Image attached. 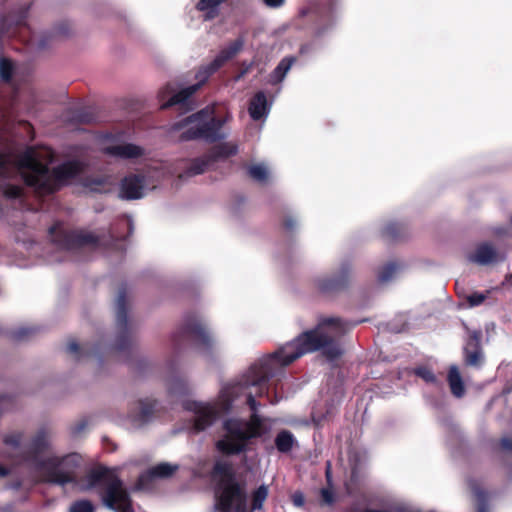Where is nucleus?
<instances>
[{"mask_svg":"<svg viewBox=\"0 0 512 512\" xmlns=\"http://www.w3.org/2000/svg\"><path fill=\"white\" fill-rule=\"evenodd\" d=\"M53 154L48 148H29L14 159L0 155V204L2 201H20L21 187L10 182L12 174H19L25 183L39 193H51L81 171L77 161H68L52 171L48 164Z\"/></svg>","mask_w":512,"mask_h":512,"instance_id":"nucleus-1","label":"nucleus"},{"mask_svg":"<svg viewBox=\"0 0 512 512\" xmlns=\"http://www.w3.org/2000/svg\"><path fill=\"white\" fill-rule=\"evenodd\" d=\"M359 322L344 320L336 316L319 317L314 329L304 331L274 353L257 360L265 375H276L281 369L305 354L322 350L333 359L342 354L337 339L353 329Z\"/></svg>","mask_w":512,"mask_h":512,"instance_id":"nucleus-2","label":"nucleus"},{"mask_svg":"<svg viewBox=\"0 0 512 512\" xmlns=\"http://www.w3.org/2000/svg\"><path fill=\"white\" fill-rule=\"evenodd\" d=\"M4 443L21 456L29 469L43 481L60 486L76 481L75 472L81 463V456L77 453L56 454L47 431H38L27 444L22 443L21 433H11L4 438Z\"/></svg>","mask_w":512,"mask_h":512,"instance_id":"nucleus-3","label":"nucleus"},{"mask_svg":"<svg viewBox=\"0 0 512 512\" xmlns=\"http://www.w3.org/2000/svg\"><path fill=\"white\" fill-rule=\"evenodd\" d=\"M272 377H275V375H267L260 384L251 385L247 388L243 387L234 391L232 394L233 402L241 395H245L246 403L252 413L248 420L230 417L222 422L223 435L215 443L218 452L224 455L245 453L248 451L253 439L260 438L269 432L270 427L266 424L267 419L258 414L260 404L255 398L261 397L267 392L266 384Z\"/></svg>","mask_w":512,"mask_h":512,"instance_id":"nucleus-4","label":"nucleus"},{"mask_svg":"<svg viewBox=\"0 0 512 512\" xmlns=\"http://www.w3.org/2000/svg\"><path fill=\"white\" fill-rule=\"evenodd\" d=\"M267 375L260 368L257 361L241 375L236 382L224 384L214 401L186 400L183 408L191 414V430L199 433L212 427L221 414L227 413L233 406L232 394L236 389L260 384Z\"/></svg>","mask_w":512,"mask_h":512,"instance_id":"nucleus-5","label":"nucleus"},{"mask_svg":"<svg viewBox=\"0 0 512 512\" xmlns=\"http://www.w3.org/2000/svg\"><path fill=\"white\" fill-rule=\"evenodd\" d=\"M78 490H96L105 508L113 512H135L127 487L123 481L107 469L93 470L77 483Z\"/></svg>","mask_w":512,"mask_h":512,"instance_id":"nucleus-6","label":"nucleus"},{"mask_svg":"<svg viewBox=\"0 0 512 512\" xmlns=\"http://www.w3.org/2000/svg\"><path fill=\"white\" fill-rule=\"evenodd\" d=\"M231 119L227 114L223 118L214 117L213 109L206 107L201 111L186 117L173 124V131H182V140L204 139L206 141H216L226 137L222 126Z\"/></svg>","mask_w":512,"mask_h":512,"instance_id":"nucleus-7","label":"nucleus"},{"mask_svg":"<svg viewBox=\"0 0 512 512\" xmlns=\"http://www.w3.org/2000/svg\"><path fill=\"white\" fill-rule=\"evenodd\" d=\"M214 472L222 476L216 490L214 512H247L246 493L233 478L231 465L218 461Z\"/></svg>","mask_w":512,"mask_h":512,"instance_id":"nucleus-8","label":"nucleus"},{"mask_svg":"<svg viewBox=\"0 0 512 512\" xmlns=\"http://www.w3.org/2000/svg\"><path fill=\"white\" fill-rule=\"evenodd\" d=\"M244 43V39L239 37L221 49L209 64L200 67L196 74L198 82L173 94L166 103L162 104V108H168L177 104H184L212 74H214L226 62L234 58L243 49Z\"/></svg>","mask_w":512,"mask_h":512,"instance_id":"nucleus-9","label":"nucleus"},{"mask_svg":"<svg viewBox=\"0 0 512 512\" xmlns=\"http://www.w3.org/2000/svg\"><path fill=\"white\" fill-rule=\"evenodd\" d=\"M183 339L195 341L199 353L207 360L212 359V352L216 349V341L211 335L206 321L198 315H188L182 325L173 334L175 345H180Z\"/></svg>","mask_w":512,"mask_h":512,"instance_id":"nucleus-10","label":"nucleus"},{"mask_svg":"<svg viewBox=\"0 0 512 512\" xmlns=\"http://www.w3.org/2000/svg\"><path fill=\"white\" fill-rule=\"evenodd\" d=\"M49 232L53 243L60 250L82 249L86 245L98 243V239L91 233L64 232L57 227H52Z\"/></svg>","mask_w":512,"mask_h":512,"instance_id":"nucleus-11","label":"nucleus"},{"mask_svg":"<svg viewBox=\"0 0 512 512\" xmlns=\"http://www.w3.org/2000/svg\"><path fill=\"white\" fill-rule=\"evenodd\" d=\"M353 276V269L350 262H342L338 270L330 276H323L317 279V287L321 292L333 293L345 289Z\"/></svg>","mask_w":512,"mask_h":512,"instance_id":"nucleus-12","label":"nucleus"},{"mask_svg":"<svg viewBox=\"0 0 512 512\" xmlns=\"http://www.w3.org/2000/svg\"><path fill=\"white\" fill-rule=\"evenodd\" d=\"M14 242L19 245L23 251L14 252L7 246L0 245V264L15 265L17 267L26 268L30 264L26 262L25 253L31 254L35 243L28 237L15 236Z\"/></svg>","mask_w":512,"mask_h":512,"instance_id":"nucleus-13","label":"nucleus"},{"mask_svg":"<svg viewBox=\"0 0 512 512\" xmlns=\"http://www.w3.org/2000/svg\"><path fill=\"white\" fill-rule=\"evenodd\" d=\"M505 256L490 242L478 244L473 253L467 256L471 263L480 266H488L504 260Z\"/></svg>","mask_w":512,"mask_h":512,"instance_id":"nucleus-14","label":"nucleus"},{"mask_svg":"<svg viewBox=\"0 0 512 512\" xmlns=\"http://www.w3.org/2000/svg\"><path fill=\"white\" fill-rule=\"evenodd\" d=\"M104 154L120 159H136L144 154V149L138 145L114 141L102 147Z\"/></svg>","mask_w":512,"mask_h":512,"instance_id":"nucleus-15","label":"nucleus"},{"mask_svg":"<svg viewBox=\"0 0 512 512\" xmlns=\"http://www.w3.org/2000/svg\"><path fill=\"white\" fill-rule=\"evenodd\" d=\"M145 191V178L140 175H131L122 180L119 196L126 200H136L143 198Z\"/></svg>","mask_w":512,"mask_h":512,"instance_id":"nucleus-16","label":"nucleus"},{"mask_svg":"<svg viewBox=\"0 0 512 512\" xmlns=\"http://www.w3.org/2000/svg\"><path fill=\"white\" fill-rule=\"evenodd\" d=\"M157 402L151 399H145L138 402L136 411L130 415L134 427L140 428L149 423L156 411Z\"/></svg>","mask_w":512,"mask_h":512,"instance_id":"nucleus-17","label":"nucleus"},{"mask_svg":"<svg viewBox=\"0 0 512 512\" xmlns=\"http://www.w3.org/2000/svg\"><path fill=\"white\" fill-rule=\"evenodd\" d=\"M178 469L177 465L170 463H160L143 473L138 480V489H145L148 482L153 479H162L171 476Z\"/></svg>","mask_w":512,"mask_h":512,"instance_id":"nucleus-18","label":"nucleus"},{"mask_svg":"<svg viewBox=\"0 0 512 512\" xmlns=\"http://www.w3.org/2000/svg\"><path fill=\"white\" fill-rule=\"evenodd\" d=\"M271 104L268 103L264 92H257L250 101L248 112L250 117L255 120L266 119L270 113Z\"/></svg>","mask_w":512,"mask_h":512,"instance_id":"nucleus-19","label":"nucleus"},{"mask_svg":"<svg viewBox=\"0 0 512 512\" xmlns=\"http://www.w3.org/2000/svg\"><path fill=\"white\" fill-rule=\"evenodd\" d=\"M115 312L117 328L119 332L122 334L121 337L126 338L128 332V316L125 289H120L118 292L115 301Z\"/></svg>","mask_w":512,"mask_h":512,"instance_id":"nucleus-20","label":"nucleus"},{"mask_svg":"<svg viewBox=\"0 0 512 512\" xmlns=\"http://www.w3.org/2000/svg\"><path fill=\"white\" fill-rule=\"evenodd\" d=\"M295 60L296 59L294 57L283 58L276 66V68L273 70V72L270 74V84L275 85L281 83L285 79L287 73L290 71Z\"/></svg>","mask_w":512,"mask_h":512,"instance_id":"nucleus-21","label":"nucleus"},{"mask_svg":"<svg viewBox=\"0 0 512 512\" xmlns=\"http://www.w3.org/2000/svg\"><path fill=\"white\" fill-rule=\"evenodd\" d=\"M248 175L260 184H266L271 178V170L267 164L260 162L248 167Z\"/></svg>","mask_w":512,"mask_h":512,"instance_id":"nucleus-22","label":"nucleus"},{"mask_svg":"<svg viewBox=\"0 0 512 512\" xmlns=\"http://www.w3.org/2000/svg\"><path fill=\"white\" fill-rule=\"evenodd\" d=\"M448 382L451 388V392L455 397L460 398L464 395V383L460 375L459 369L455 365H452L449 369Z\"/></svg>","mask_w":512,"mask_h":512,"instance_id":"nucleus-23","label":"nucleus"},{"mask_svg":"<svg viewBox=\"0 0 512 512\" xmlns=\"http://www.w3.org/2000/svg\"><path fill=\"white\" fill-rule=\"evenodd\" d=\"M404 269V265L398 261H390L385 264L378 273V279L382 283L395 279Z\"/></svg>","mask_w":512,"mask_h":512,"instance_id":"nucleus-24","label":"nucleus"},{"mask_svg":"<svg viewBox=\"0 0 512 512\" xmlns=\"http://www.w3.org/2000/svg\"><path fill=\"white\" fill-rule=\"evenodd\" d=\"M295 443V437L288 430L280 431L275 438V446L281 453H287L291 451Z\"/></svg>","mask_w":512,"mask_h":512,"instance_id":"nucleus-25","label":"nucleus"},{"mask_svg":"<svg viewBox=\"0 0 512 512\" xmlns=\"http://www.w3.org/2000/svg\"><path fill=\"white\" fill-rule=\"evenodd\" d=\"M166 388L169 394L180 396L189 392V384L186 380L178 377H173L167 380Z\"/></svg>","mask_w":512,"mask_h":512,"instance_id":"nucleus-26","label":"nucleus"},{"mask_svg":"<svg viewBox=\"0 0 512 512\" xmlns=\"http://www.w3.org/2000/svg\"><path fill=\"white\" fill-rule=\"evenodd\" d=\"M465 363L468 366L479 367L482 364L483 353L480 347H465Z\"/></svg>","mask_w":512,"mask_h":512,"instance_id":"nucleus-27","label":"nucleus"},{"mask_svg":"<svg viewBox=\"0 0 512 512\" xmlns=\"http://www.w3.org/2000/svg\"><path fill=\"white\" fill-rule=\"evenodd\" d=\"M238 152L237 144L233 142H225L214 147L212 151L213 158H224L235 155Z\"/></svg>","mask_w":512,"mask_h":512,"instance_id":"nucleus-28","label":"nucleus"},{"mask_svg":"<svg viewBox=\"0 0 512 512\" xmlns=\"http://www.w3.org/2000/svg\"><path fill=\"white\" fill-rule=\"evenodd\" d=\"M225 0H200L197 3V9L200 11H206V19H212L217 15L218 6Z\"/></svg>","mask_w":512,"mask_h":512,"instance_id":"nucleus-29","label":"nucleus"},{"mask_svg":"<svg viewBox=\"0 0 512 512\" xmlns=\"http://www.w3.org/2000/svg\"><path fill=\"white\" fill-rule=\"evenodd\" d=\"M268 496V487L261 485L252 495V511L260 510Z\"/></svg>","mask_w":512,"mask_h":512,"instance_id":"nucleus-30","label":"nucleus"},{"mask_svg":"<svg viewBox=\"0 0 512 512\" xmlns=\"http://www.w3.org/2000/svg\"><path fill=\"white\" fill-rule=\"evenodd\" d=\"M473 494L477 501L478 512H487V494L481 488L477 486L472 487Z\"/></svg>","mask_w":512,"mask_h":512,"instance_id":"nucleus-31","label":"nucleus"},{"mask_svg":"<svg viewBox=\"0 0 512 512\" xmlns=\"http://www.w3.org/2000/svg\"><path fill=\"white\" fill-rule=\"evenodd\" d=\"M207 165L208 161L204 159H197L192 162V164L189 166L185 174L187 177L202 174L203 172H205Z\"/></svg>","mask_w":512,"mask_h":512,"instance_id":"nucleus-32","label":"nucleus"},{"mask_svg":"<svg viewBox=\"0 0 512 512\" xmlns=\"http://www.w3.org/2000/svg\"><path fill=\"white\" fill-rule=\"evenodd\" d=\"M95 507L89 500H78L70 505L69 512H94Z\"/></svg>","mask_w":512,"mask_h":512,"instance_id":"nucleus-33","label":"nucleus"},{"mask_svg":"<svg viewBox=\"0 0 512 512\" xmlns=\"http://www.w3.org/2000/svg\"><path fill=\"white\" fill-rule=\"evenodd\" d=\"M12 71V63L8 59H0V78L4 81H9L12 76Z\"/></svg>","mask_w":512,"mask_h":512,"instance_id":"nucleus-34","label":"nucleus"},{"mask_svg":"<svg viewBox=\"0 0 512 512\" xmlns=\"http://www.w3.org/2000/svg\"><path fill=\"white\" fill-rule=\"evenodd\" d=\"M67 351L75 355V357L80 360L85 355L89 354V350L86 348L79 347V345L75 341H70L67 345Z\"/></svg>","mask_w":512,"mask_h":512,"instance_id":"nucleus-35","label":"nucleus"},{"mask_svg":"<svg viewBox=\"0 0 512 512\" xmlns=\"http://www.w3.org/2000/svg\"><path fill=\"white\" fill-rule=\"evenodd\" d=\"M75 120L79 123H92L96 120V117L90 110H80L75 115Z\"/></svg>","mask_w":512,"mask_h":512,"instance_id":"nucleus-36","label":"nucleus"},{"mask_svg":"<svg viewBox=\"0 0 512 512\" xmlns=\"http://www.w3.org/2000/svg\"><path fill=\"white\" fill-rule=\"evenodd\" d=\"M415 373L427 383H434L436 381L434 373L427 367L417 368Z\"/></svg>","mask_w":512,"mask_h":512,"instance_id":"nucleus-37","label":"nucleus"},{"mask_svg":"<svg viewBox=\"0 0 512 512\" xmlns=\"http://www.w3.org/2000/svg\"><path fill=\"white\" fill-rule=\"evenodd\" d=\"M322 502L326 505H331L334 503V492L331 485L328 487L322 488L320 491Z\"/></svg>","mask_w":512,"mask_h":512,"instance_id":"nucleus-38","label":"nucleus"},{"mask_svg":"<svg viewBox=\"0 0 512 512\" xmlns=\"http://www.w3.org/2000/svg\"><path fill=\"white\" fill-rule=\"evenodd\" d=\"M486 298H487L486 294L475 292V293L470 294L467 297V301L471 307H475V306L482 304Z\"/></svg>","mask_w":512,"mask_h":512,"instance_id":"nucleus-39","label":"nucleus"},{"mask_svg":"<svg viewBox=\"0 0 512 512\" xmlns=\"http://www.w3.org/2000/svg\"><path fill=\"white\" fill-rule=\"evenodd\" d=\"M333 27H334V24L332 22H329V23L319 26L315 31V37L321 38V37L325 36L330 31H332Z\"/></svg>","mask_w":512,"mask_h":512,"instance_id":"nucleus-40","label":"nucleus"},{"mask_svg":"<svg viewBox=\"0 0 512 512\" xmlns=\"http://www.w3.org/2000/svg\"><path fill=\"white\" fill-rule=\"evenodd\" d=\"M481 332L473 331L470 334V340L466 347H480Z\"/></svg>","mask_w":512,"mask_h":512,"instance_id":"nucleus-41","label":"nucleus"},{"mask_svg":"<svg viewBox=\"0 0 512 512\" xmlns=\"http://www.w3.org/2000/svg\"><path fill=\"white\" fill-rule=\"evenodd\" d=\"M297 223V219L293 215H287L284 218V226L288 231H293L297 227Z\"/></svg>","mask_w":512,"mask_h":512,"instance_id":"nucleus-42","label":"nucleus"},{"mask_svg":"<svg viewBox=\"0 0 512 512\" xmlns=\"http://www.w3.org/2000/svg\"><path fill=\"white\" fill-rule=\"evenodd\" d=\"M383 234L389 237H394L396 234V225L393 223L387 224L383 229Z\"/></svg>","mask_w":512,"mask_h":512,"instance_id":"nucleus-43","label":"nucleus"},{"mask_svg":"<svg viewBox=\"0 0 512 512\" xmlns=\"http://www.w3.org/2000/svg\"><path fill=\"white\" fill-rule=\"evenodd\" d=\"M264 3L270 8H278L282 6L285 0H263Z\"/></svg>","mask_w":512,"mask_h":512,"instance_id":"nucleus-44","label":"nucleus"},{"mask_svg":"<svg viewBox=\"0 0 512 512\" xmlns=\"http://www.w3.org/2000/svg\"><path fill=\"white\" fill-rule=\"evenodd\" d=\"M501 446L506 451L512 452V440L508 437H503L501 439Z\"/></svg>","mask_w":512,"mask_h":512,"instance_id":"nucleus-45","label":"nucleus"},{"mask_svg":"<svg viewBox=\"0 0 512 512\" xmlns=\"http://www.w3.org/2000/svg\"><path fill=\"white\" fill-rule=\"evenodd\" d=\"M293 502L296 506H302L304 504V498L300 495H295L293 498Z\"/></svg>","mask_w":512,"mask_h":512,"instance_id":"nucleus-46","label":"nucleus"},{"mask_svg":"<svg viewBox=\"0 0 512 512\" xmlns=\"http://www.w3.org/2000/svg\"><path fill=\"white\" fill-rule=\"evenodd\" d=\"M174 366H175V361L173 359H169L167 360V362L165 363V368L168 370V371H173L174 370Z\"/></svg>","mask_w":512,"mask_h":512,"instance_id":"nucleus-47","label":"nucleus"},{"mask_svg":"<svg viewBox=\"0 0 512 512\" xmlns=\"http://www.w3.org/2000/svg\"><path fill=\"white\" fill-rule=\"evenodd\" d=\"M28 333L27 329H20L15 333V338L22 339Z\"/></svg>","mask_w":512,"mask_h":512,"instance_id":"nucleus-48","label":"nucleus"},{"mask_svg":"<svg viewBox=\"0 0 512 512\" xmlns=\"http://www.w3.org/2000/svg\"><path fill=\"white\" fill-rule=\"evenodd\" d=\"M326 478H327L328 485H331V465L329 462L327 463V468H326Z\"/></svg>","mask_w":512,"mask_h":512,"instance_id":"nucleus-49","label":"nucleus"},{"mask_svg":"<svg viewBox=\"0 0 512 512\" xmlns=\"http://www.w3.org/2000/svg\"><path fill=\"white\" fill-rule=\"evenodd\" d=\"M9 474V470L0 465V478L5 477Z\"/></svg>","mask_w":512,"mask_h":512,"instance_id":"nucleus-50","label":"nucleus"},{"mask_svg":"<svg viewBox=\"0 0 512 512\" xmlns=\"http://www.w3.org/2000/svg\"><path fill=\"white\" fill-rule=\"evenodd\" d=\"M4 26H5V20H4V19H2V20H1V24H0V32H1V34H2V33H3V31H4Z\"/></svg>","mask_w":512,"mask_h":512,"instance_id":"nucleus-51","label":"nucleus"},{"mask_svg":"<svg viewBox=\"0 0 512 512\" xmlns=\"http://www.w3.org/2000/svg\"><path fill=\"white\" fill-rule=\"evenodd\" d=\"M511 281H512V274L510 275V277H509V278H507V282H510V284H511V286H512V282H511Z\"/></svg>","mask_w":512,"mask_h":512,"instance_id":"nucleus-52","label":"nucleus"},{"mask_svg":"<svg viewBox=\"0 0 512 512\" xmlns=\"http://www.w3.org/2000/svg\"><path fill=\"white\" fill-rule=\"evenodd\" d=\"M128 224H129L130 228H132V220H131V218H128Z\"/></svg>","mask_w":512,"mask_h":512,"instance_id":"nucleus-53","label":"nucleus"},{"mask_svg":"<svg viewBox=\"0 0 512 512\" xmlns=\"http://www.w3.org/2000/svg\"><path fill=\"white\" fill-rule=\"evenodd\" d=\"M20 486V483H16L14 486H12V488H18Z\"/></svg>","mask_w":512,"mask_h":512,"instance_id":"nucleus-54","label":"nucleus"},{"mask_svg":"<svg viewBox=\"0 0 512 512\" xmlns=\"http://www.w3.org/2000/svg\"><path fill=\"white\" fill-rule=\"evenodd\" d=\"M123 346H124V344H122V343L118 344V348H119V349H122V348H123Z\"/></svg>","mask_w":512,"mask_h":512,"instance_id":"nucleus-55","label":"nucleus"},{"mask_svg":"<svg viewBox=\"0 0 512 512\" xmlns=\"http://www.w3.org/2000/svg\"><path fill=\"white\" fill-rule=\"evenodd\" d=\"M44 45H45V44H44L43 42H40V43H39V46H41V47H44Z\"/></svg>","mask_w":512,"mask_h":512,"instance_id":"nucleus-56","label":"nucleus"}]
</instances>
